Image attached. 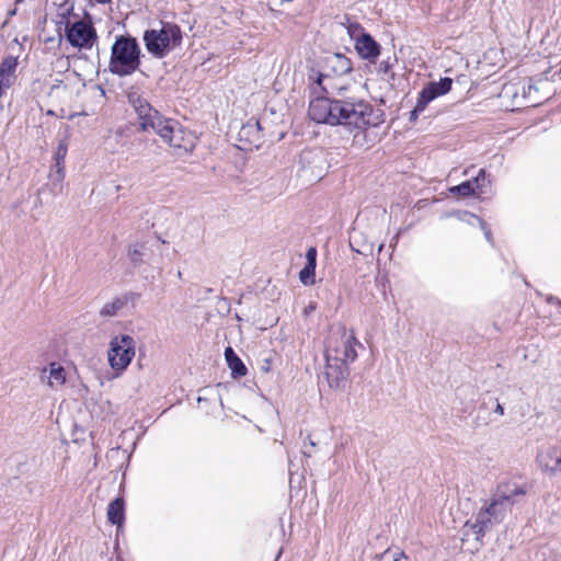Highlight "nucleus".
<instances>
[{"label":"nucleus","mask_w":561,"mask_h":561,"mask_svg":"<svg viewBox=\"0 0 561 561\" xmlns=\"http://www.w3.org/2000/svg\"><path fill=\"white\" fill-rule=\"evenodd\" d=\"M308 115L317 123L344 126L350 130L377 127L385 121L383 112L363 99H329L320 94L310 101Z\"/></svg>","instance_id":"1"},{"label":"nucleus","mask_w":561,"mask_h":561,"mask_svg":"<svg viewBox=\"0 0 561 561\" xmlns=\"http://www.w3.org/2000/svg\"><path fill=\"white\" fill-rule=\"evenodd\" d=\"M128 101L134 107L140 129L142 131L153 130L160 138L174 149L176 154L193 151L196 146V137L184 129L179 122L163 117L152 108L151 105L136 92L128 95Z\"/></svg>","instance_id":"2"},{"label":"nucleus","mask_w":561,"mask_h":561,"mask_svg":"<svg viewBox=\"0 0 561 561\" xmlns=\"http://www.w3.org/2000/svg\"><path fill=\"white\" fill-rule=\"evenodd\" d=\"M362 346L353 330L344 327L332 331L325 347L327 376L330 385H339L348 376V365L357 358L356 347Z\"/></svg>","instance_id":"3"},{"label":"nucleus","mask_w":561,"mask_h":561,"mask_svg":"<svg viewBox=\"0 0 561 561\" xmlns=\"http://www.w3.org/2000/svg\"><path fill=\"white\" fill-rule=\"evenodd\" d=\"M141 50L135 37L116 36L108 61V71L118 77H127L140 67Z\"/></svg>","instance_id":"4"},{"label":"nucleus","mask_w":561,"mask_h":561,"mask_svg":"<svg viewBox=\"0 0 561 561\" xmlns=\"http://www.w3.org/2000/svg\"><path fill=\"white\" fill-rule=\"evenodd\" d=\"M147 50L156 58H163L181 46L182 32L173 23H161L160 28L147 30L144 33Z\"/></svg>","instance_id":"5"},{"label":"nucleus","mask_w":561,"mask_h":561,"mask_svg":"<svg viewBox=\"0 0 561 561\" xmlns=\"http://www.w3.org/2000/svg\"><path fill=\"white\" fill-rule=\"evenodd\" d=\"M136 342L128 334L114 336L110 342L107 351V360L111 368L115 371V377H119L135 357Z\"/></svg>","instance_id":"6"},{"label":"nucleus","mask_w":561,"mask_h":561,"mask_svg":"<svg viewBox=\"0 0 561 561\" xmlns=\"http://www.w3.org/2000/svg\"><path fill=\"white\" fill-rule=\"evenodd\" d=\"M525 488L516 483L501 484L491 503L485 508L490 512L493 520L499 524L504 519L516 499L525 495Z\"/></svg>","instance_id":"7"},{"label":"nucleus","mask_w":561,"mask_h":561,"mask_svg":"<svg viewBox=\"0 0 561 561\" xmlns=\"http://www.w3.org/2000/svg\"><path fill=\"white\" fill-rule=\"evenodd\" d=\"M96 37L95 28L91 22L77 21L66 25V38L73 47L90 49Z\"/></svg>","instance_id":"8"},{"label":"nucleus","mask_w":561,"mask_h":561,"mask_svg":"<svg viewBox=\"0 0 561 561\" xmlns=\"http://www.w3.org/2000/svg\"><path fill=\"white\" fill-rule=\"evenodd\" d=\"M549 85L547 80H539L537 82L528 81L526 84H512L510 87H505L504 90L506 93L512 92L515 98L518 96L520 92L522 99L524 102L518 103L519 105L525 106H537L541 104L543 100H547L548 93H541Z\"/></svg>","instance_id":"9"},{"label":"nucleus","mask_w":561,"mask_h":561,"mask_svg":"<svg viewBox=\"0 0 561 561\" xmlns=\"http://www.w3.org/2000/svg\"><path fill=\"white\" fill-rule=\"evenodd\" d=\"M451 84L453 80L450 78H443L437 82L426 84L420 92L414 108L410 112V122H415L419 113L423 112L430 102L448 93Z\"/></svg>","instance_id":"10"},{"label":"nucleus","mask_w":561,"mask_h":561,"mask_svg":"<svg viewBox=\"0 0 561 561\" xmlns=\"http://www.w3.org/2000/svg\"><path fill=\"white\" fill-rule=\"evenodd\" d=\"M308 79L313 94H330L336 92L339 98H355L354 95H345L346 88L337 82V78L330 75L311 70Z\"/></svg>","instance_id":"11"},{"label":"nucleus","mask_w":561,"mask_h":561,"mask_svg":"<svg viewBox=\"0 0 561 561\" xmlns=\"http://www.w3.org/2000/svg\"><path fill=\"white\" fill-rule=\"evenodd\" d=\"M497 523L493 520L490 512L486 508H482L476 515L473 522H466L462 536L469 538L473 536L477 541H480L486 531L491 530Z\"/></svg>","instance_id":"12"},{"label":"nucleus","mask_w":561,"mask_h":561,"mask_svg":"<svg viewBox=\"0 0 561 561\" xmlns=\"http://www.w3.org/2000/svg\"><path fill=\"white\" fill-rule=\"evenodd\" d=\"M538 466L545 472L554 474L561 472V447L548 446L538 451Z\"/></svg>","instance_id":"13"},{"label":"nucleus","mask_w":561,"mask_h":561,"mask_svg":"<svg viewBox=\"0 0 561 561\" xmlns=\"http://www.w3.org/2000/svg\"><path fill=\"white\" fill-rule=\"evenodd\" d=\"M451 193H457L461 196L481 195L485 191V171L481 169L476 178L465 181L459 185L450 188Z\"/></svg>","instance_id":"14"},{"label":"nucleus","mask_w":561,"mask_h":561,"mask_svg":"<svg viewBox=\"0 0 561 561\" xmlns=\"http://www.w3.org/2000/svg\"><path fill=\"white\" fill-rule=\"evenodd\" d=\"M355 49L363 59L369 61H375L380 54V46L369 34H362L356 39Z\"/></svg>","instance_id":"15"},{"label":"nucleus","mask_w":561,"mask_h":561,"mask_svg":"<svg viewBox=\"0 0 561 561\" xmlns=\"http://www.w3.org/2000/svg\"><path fill=\"white\" fill-rule=\"evenodd\" d=\"M48 370V386L51 388V389H59L60 387H62L66 381H67V374H66V370L65 368L56 363V362H53L49 364L48 368L44 369L43 373H46Z\"/></svg>","instance_id":"16"},{"label":"nucleus","mask_w":561,"mask_h":561,"mask_svg":"<svg viewBox=\"0 0 561 561\" xmlns=\"http://www.w3.org/2000/svg\"><path fill=\"white\" fill-rule=\"evenodd\" d=\"M107 519L113 525L122 527L125 520V503L123 497H116L107 506Z\"/></svg>","instance_id":"17"},{"label":"nucleus","mask_w":561,"mask_h":561,"mask_svg":"<svg viewBox=\"0 0 561 561\" xmlns=\"http://www.w3.org/2000/svg\"><path fill=\"white\" fill-rule=\"evenodd\" d=\"M225 359L234 378L243 377L247 375L248 369L240 357L234 353L231 346L225 348Z\"/></svg>","instance_id":"18"},{"label":"nucleus","mask_w":561,"mask_h":561,"mask_svg":"<svg viewBox=\"0 0 561 561\" xmlns=\"http://www.w3.org/2000/svg\"><path fill=\"white\" fill-rule=\"evenodd\" d=\"M127 304V295L115 297L111 301L104 304V306L100 310V316L115 317Z\"/></svg>","instance_id":"19"},{"label":"nucleus","mask_w":561,"mask_h":561,"mask_svg":"<svg viewBox=\"0 0 561 561\" xmlns=\"http://www.w3.org/2000/svg\"><path fill=\"white\" fill-rule=\"evenodd\" d=\"M328 62L337 76H342L352 71L351 60L341 54L333 55L328 59Z\"/></svg>","instance_id":"20"},{"label":"nucleus","mask_w":561,"mask_h":561,"mask_svg":"<svg viewBox=\"0 0 561 561\" xmlns=\"http://www.w3.org/2000/svg\"><path fill=\"white\" fill-rule=\"evenodd\" d=\"M128 256L134 266H139L147 262L148 248L145 243L131 244L128 249Z\"/></svg>","instance_id":"21"},{"label":"nucleus","mask_w":561,"mask_h":561,"mask_svg":"<svg viewBox=\"0 0 561 561\" xmlns=\"http://www.w3.org/2000/svg\"><path fill=\"white\" fill-rule=\"evenodd\" d=\"M18 67V58L13 56L5 57L0 65V73L3 79H8L11 84L13 83L14 72Z\"/></svg>","instance_id":"22"},{"label":"nucleus","mask_w":561,"mask_h":561,"mask_svg":"<svg viewBox=\"0 0 561 561\" xmlns=\"http://www.w3.org/2000/svg\"><path fill=\"white\" fill-rule=\"evenodd\" d=\"M51 191L55 194L61 193L64 188V180H65V167L55 165L54 172L49 175Z\"/></svg>","instance_id":"23"},{"label":"nucleus","mask_w":561,"mask_h":561,"mask_svg":"<svg viewBox=\"0 0 561 561\" xmlns=\"http://www.w3.org/2000/svg\"><path fill=\"white\" fill-rule=\"evenodd\" d=\"M68 151V144L66 140H60L55 152V165L65 167V158Z\"/></svg>","instance_id":"24"},{"label":"nucleus","mask_w":561,"mask_h":561,"mask_svg":"<svg viewBox=\"0 0 561 561\" xmlns=\"http://www.w3.org/2000/svg\"><path fill=\"white\" fill-rule=\"evenodd\" d=\"M314 266L306 264L299 273V279L304 285H311L314 283Z\"/></svg>","instance_id":"25"},{"label":"nucleus","mask_w":561,"mask_h":561,"mask_svg":"<svg viewBox=\"0 0 561 561\" xmlns=\"http://www.w3.org/2000/svg\"><path fill=\"white\" fill-rule=\"evenodd\" d=\"M469 217H470L472 220H474V221L479 222L480 227H481V228H482V230L484 231L485 239H486L489 242H492V234H491V231L486 228L485 222H484L481 218H479L478 216H474V215H471V214H470V215H469Z\"/></svg>","instance_id":"26"},{"label":"nucleus","mask_w":561,"mask_h":561,"mask_svg":"<svg viewBox=\"0 0 561 561\" xmlns=\"http://www.w3.org/2000/svg\"><path fill=\"white\" fill-rule=\"evenodd\" d=\"M307 264L316 267L317 250L309 248L306 253Z\"/></svg>","instance_id":"27"},{"label":"nucleus","mask_w":561,"mask_h":561,"mask_svg":"<svg viewBox=\"0 0 561 561\" xmlns=\"http://www.w3.org/2000/svg\"><path fill=\"white\" fill-rule=\"evenodd\" d=\"M11 87V82L8 81V79H3L2 75L0 73V98L4 94L5 90Z\"/></svg>","instance_id":"28"},{"label":"nucleus","mask_w":561,"mask_h":561,"mask_svg":"<svg viewBox=\"0 0 561 561\" xmlns=\"http://www.w3.org/2000/svg\"><path fill=\"white\" fill-rule=\"evenodd\" d=\"M261 370L264 371V373H268L271 370V359L270 358H265L263 360V364L261 366Z\"/></svg>","instance_id":"29"},{"label":"nucleus","mask_w":561,"mask_h":561,"mask_svg":"<svg viewBox=\"0 0 561 561\" xmlns=\"http://www.w3.org/2000/svg\"><path fill=\"white\" fill-rule=\"evenodd\" d=\"M403 559H405L404 552L403 551H399V552H396L393 554L392 561H403Z\"/></svg>","instance_id":"30"},{"label":"nucleus","mask_w":561,"mask_h":561,"mask_svg":"<svg viewBox=\"0 0 561 561\" xmlns=\"http://www.w3.org/2000/svg\"><path fill=\"white\" fill-rule=\"evenodd\" d=\"M495 413L503 415L504 414V408L497 402L495 407Z\"/></svg>","instance_id":"31"},{"label":"nucleus","mask_w":561,"mask_h":561,"mask_svg":"<svg viewBox=\"0 0 561 561\" xmlns=\"http://www.w3.org/2000/svg\"><path fill=\"white\" fill-rule=\"evenodd\" d=\"M62 81L56 80V83L51 87V90L58 89L61 85Z\"/></svg>","instance_id":"32"},{"label":"nucleus","mask_w":561,"mask_h":561,"mask_svg":"<svg viewBox=\"0 0 561 561\" xmlns=\"http://www.w3.org/2000/svg\"><path fill=\"white\" fill-rule=\"evenodd\" d=\"M388 551H389V550H386L383 553H381V554L377 556V557H376V558H377V560H378V561H381V560L383 559L385 554H386Z\"/></svg>","instance_id":"33"},{"label":"nucleus","mask_w":561,"mask_h":561,"mask_svg":"<svg viewBox=\"0 0 561 561\" xmlns=\"http://www.w3.org/2000/svg\"><path fill=\"white\" fill-rule=\"evenodd\" d=\"M58 61L61 62V64H66L68 66V60L67 59L59 58Z\"/></svg>","instance_id":"34"},{"label":"nucleus","mask_w":561,"mask_h":561,"mask_svg":"<svg viewBox=\"0 0 561 561\" xmlns=\"http://www.w3.org/2000/svg\"><path fill=\"white\" fill-rule=\"evenodd\" d=\"M558 75H559V77L561 79V67H560V70H559Z\"/></svg>","instance_id":"35"},{"label":"nucleus","mask_w":561,"mask_h":561,"mask_svg":"<svg viewBox=\"0 0 561 561\" xmlns=\"http://www.w3.org/2000/svg\"><path fill=\"white\" fill-rule=\"evenodd\" d=\"M553 561H561V559H560V560H559V559H556V560H553Z\"/></svg>","instance_id":"36"},{"label":"nucleus","mask_w":561,"mask_h":561,"mask_svg":"<svg viewBox=\"0 0 561 561\" xmlns=\"http://www.w3.org/2000/svg\"><path fill=\"white\" fill-rule=\"evenodd\" d=\"M560 306H561V300L559 301Z\"/></svg>","instance_id":"37"}]
</instances>
